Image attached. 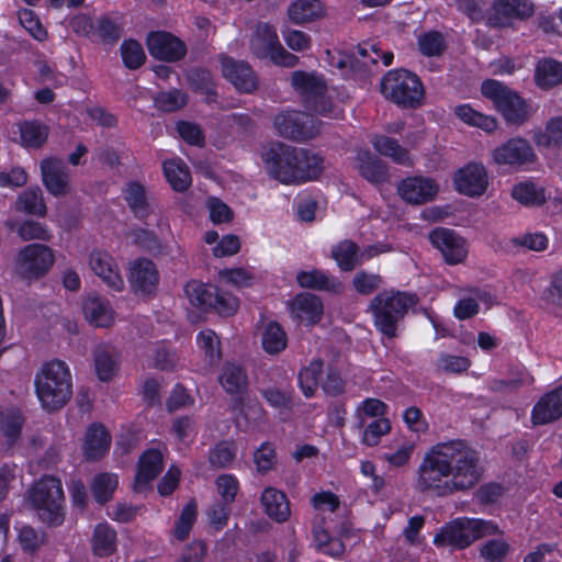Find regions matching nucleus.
I'll return each mask as SVG.
<instances>
[{
    "mask_svg": "<svg viewBox=\"0 0 562 562\" xmlns=\"http://www.w3.org/2000/svg\"><path fill=\"white\" fill-rule=\"evenodd\" d=\"M535 82L543 90L552 89L562 83V63L553 58L538 60L535 68Z\"/></svg>",
    "mask_w": 562,
    "mask_h": 562,
    "instance_id": "nucleus-32",
    "label": "nucleus"
},
{
    "mask_svg": "<svg viewBox=\"0 0 562 562\" xmlns=\"http://www.w3.org/2000/svg\"><path fill=\"white\" fill-rule=\"evenodd\" d=\"M53 250L42 244H30L19 250L13 262V272L29 282L44 277L53 267Z\"/></svg>",
    "mask_w": 562,
    "mask_h": 562,
    "instance_id": "nucleus-11",
    "label": "nucleus"
},
{
    "mask_svg": "<svg viewBox=\"0 0 562 562\" xmlns=\"http://www.w3.org/2000/svg\"><path fill=\"white\" fill-rule=\"evenodd\" d=\"M223 76L240 92L250 93L258 87V80L245 61H238L231 57L221 59Z\"/></svg>",
    "mask_w": 562,
    "mask_h": 562,
    "instance_id": "nucleus-23",
    "label": "nucleus"
},
{
    "mask_svg": "<svg viewBox=\"0 0 562 562\" xmlns=\"http://www.w3.org/2000/svg\"><path fill=\"white\" fill-rule=\"evenodd\" d=\"M195 518L196 506L194 504L184 506L175 528V537L178 540L182 541L189 536Z\"/></svg>",
    "mask_w": 562,
    "mask_h": 562,
    "instance_id": "nucleus-63",
    "label": "nucleus"
},
{
    "mask_svg": "<svg viewBox=\"0 0 562 562\" xmlns=\"http://www.w3.org/2000/svg\"><path fill=\"white\" fill-rule=\"evenodd\" d=\"M482 94L493 102L503 119L513 125H521L531 115V106L516 91L497 80H485L481 86Z\"/></svg>",
    "mask_w": 562,
    "mask_h": 562,
    "instance_id": "nucleus-7",
    "label": "nucleus"
},
{
    "mask_svg": "<svg viewBox=\"0 0 562 562\" xmlns=\"http://www.w3.org/2000/svg\"><path fill=\"white\" fill-rule=\"evenodd\" d=\"M91 546L95 555H111L116 550L115 530L105 522L97 525L92 535Z\"/></svg>",
    "mask_w": 562,
    "mask_h": 562,
    "instance_id": "nucleus-42",
    "label": "nucleus"
},
{
    "mask_svg": "<svg viewBox=\"0 0 562 562\" xmlns=\"http://www.w3.org/2000/svg\"><path fill=\"white\" fill-rule=\"evenodd\" d=\"M509 551V544L503 538L486 541L481 548L485 562H503Z\"/></svg>",
    "mask_w": 562,
    "mask_h": 562,
    "instance_id": "nucleus-61",
    "label": "nucleus"
},
{
    "mask_svg": "<svg viewBox=\"0 0 562 562\" xmlns=\"http://www.w3.org/2000/svg\"><path fill=\"white\" fill-rule=\"evenodd\" d=\"M484 464L480 453L461 440L439 442L424 454L415 488L438 497L473 488L482 480Z\"/></svg>",
    "mask_w": 562,
    "mask_h": 562,
    "instance_id": "nucleus-1",
    "label": "nucleus"
},
{
    "mask_svg": "<svg viewBox=\"0 0 562 562\" xmlns=\"http://www.w3.org/2000/svg\"><path fill=\"white\" fill-rule=\"evenodd\" d=\"M387 251L384 246H370L363 251L359 250L356 243L345 239L331 248V258L342 271L355 269L363 259H370L381 252Z\"/></svg>",
    "mask_w": 562,
    "mask_h": 562,
    "instance_id": "nucleus-17",
    "label": "nucleus"
},
{
    "mask_svg": "<svg viewBox=\"0 0 562 562\" xmlns=\"http://www.w3.org/2000/svg\"><path fill=\"white\" fill-rule=\"evenodd\" d=\"M290 20L295 24L315 21L324 15V5L319 0H295L288 9Z\"/></svg>",
    "mask_w": 562,
    "mask_h": 562,
    "instance_id": "nucleus-35",
    "label": "nucleus"
},
{
    "mask_svg": "<svg viewBox=\"0 0 562 562\" xmlns=\"http://www.w3.org/2000/svg\"><path fill=\"white\" fill-rule=\"evenodd\" d=\"M296 281L300 286L307 289L330 292H338L341 289V283L337 278L329 277L324 271L317 269L300 271L296 274Z\"/></svg>",
    "mask_w": 562,
    "mask_h": 562,
    "instance_id": "nucleus-34",
    "label": "nucleus"
},
{
    "mask_svg": "<svg viewBox=\"0 0 562 562\" xmlns=\"http://www.w3.org/2000/svg\"><path fill=\"white\" fill-rule=\"evenodd\" d=\"M267 172L285 184L316 179L324 169L321 156L282 143H271L261 150Z\"/></svg>",
    "mask_w": 562,
    "mask_h": 562,
    "instance_id": "nucleus-2",
    "label": "nucleus"
},
{
    "mask_svg": "<svg viewBox=\"0 0 562 562\" xmlns=\"http://www.w3.org/2000/svg\"><path fill=\"white\" fill-rule=\"evenodd\" d=\"M493 161L497 165L520 166L531 162L535 153L530 144L520 137L510 138L496 147L492 153Z\"/></svg>",
    "mask_w": 562,
    "mask_h": 562,
    "instance_id": "nucleus-19",
    "label": "nucleus"
},
{
    "mask_svg": "<svg viewBox=\"0 0 562 562\" xmlns=\"http://www.w3.org/2000/svg\"><path fill=\"white\" fill-rule=\"evenodd\" d=\"M397 192L405 202L419 205L436 198L439 184L429 177H408L400 182Z\"/></svg>",
    "mask_w": 562,
    "mask_h": 562,
    "instance_id": "nucleus-16",
    "label": "nucleus"
},
{
    "mask_svg": "<svg viewBox=\"0 0 562 562\" xmlns=\"http://www.w3.org/2000/svg\"><path fill=\"white\" fill-rule=\"evenodd\" d=\"M414 450L415 443L413 441L398 438L384 447L380 458L392 468H401L408 464Z\"/></svg>",
    "mask_w": 562,
    "mask_h": 562,
    "instance_id": "nucleus-36",
    "label": "nucleus"
},
{
    "mask_svg": "<svg viewBox=\"0 0 562 562\" xmlns=\"http://www.w3.org/2000/svg\"><path fill=\"white\" fill-rule=\"evenodd\" d=\"M362 432V443L368 447L379 445L381 438L391 430V423L387 418H376L367 426Z\"/></svg>",
    "mask_w": 562,
    "mask_h": 562,
    "instance_id": "nucleus-56",
    "label": "nucleus"
},
{
    "mask_svg": "<svg viewBox=\"0 0 562 562\" xmlns=\"http://www.w3.org/2000/svg\"><path fill=\"white\" fill-rule=\"evenodd\" d=\"M562 416V386L544 394L533 406L531 419L535 425H544Z\"/></svg>",
    "mask_w": 562,
    "mask_h": 562,
    "instance_id": "nucleus-28",
    "label": "nucleus"
},
{
    "mask_svg": "<svg viewBox=\"0 0 562 562\" xmlns=\"http://www.w3.org/2000/svg\"><path fill=\"white\" fill-rule=\"evenodd\" d=\"M371 143L379 154L391 158L394 162L406 166L412 165L408 151L396 139L384 135H376L372 138Z\"/></svg>",
    "mask_w": 562,
    "mask_h": 562,
    "instance_id": "nucleus-41",
    "label": "nucleus"
},
{
    "mask_svg": "<svg viewBox=\"0 0 562 562\" xmlns=\"http://www.w3.org/2000/svg\"><path fill=\"white\" fill-rule=\"evenodd\" d=\"M82 312L86 321L94 327H111L116 319V314L111 303L97 294H90L85 299Z\"/></svg>",
    "mask_w": 562,
    "mask_h": 562,
    "instance_id": "nucleus-25",
    "label": "nucleus"
},
{
    "mask_svg": "<svg viewBox=\"0 0 562 562\" xmlns=\"http://www.w3.org/2000/svg\"><path fill=\"white\" fill-rule=\"evenodd\" d=\"M357 169L360 175L372 183H381L386 180L385 165L372 156L368 150H360L356 157Z\"/></svg>",
    "mask_w": 562,
    "mask_h": 562,
    "instance_id": "nucleus-37",
    "label": "nucleus"
},
{
    "mask_svg": "<svg viewBox=\"0 0 562 562\" xmlns=\"http://www.w3.org/2000/svg\"><path fill=\"white\" fill-rule=\"evenodd\" d=\"M18 541L24 552L33 553L44 543V533L31 526H22L18 532Z\"/></svg>",
    "mask_w": 562,
    "mask_h": 562,
    "instance_id": "nucleus-60",
    "label": "nucleus"
},
{
    "mask_svg": "<svg viewBox=\"0 0 562 562\" xmlns=\"http://www.w3.org/2000/svg\"><path fill=\"white\" fill-rule=\"evenodd\" d=\"M121 55L124 65L130 69L140 67L146 59L142 45L134 40H127L122 43Z\"/></svg>",
    "mask_w": 562,
    "mask_h": 562,
    "instance_id": "nucleus-57",
    "label": "nucleus"
},
{
    "mask_svg": "<svg viewBox=\"0 0 562 562\" xmlns=\"http://www.w3.org/2000/svg\"><path fill=\"white\" fill-rule=\"evenodd\" d=\"M235 457V443L229 441H222L210 451L209 461L213 468H225L233 462Z\"/></svg>",
    "mask_w": 562,
    "mask_h": 562,
    "instance_id": "nucleus-58",
    "label": "nucleus"
},
{
    "mask_svg": "<svg viewBox=\"0 0 562 562\" xmlns=\"http://www.w3.org/2000/svg\"><path fill=\"white\" fill-rule=\"evenodd\" d=\"M323 369V361L319 359L312 360L308 366L304 367L299 373V385L306 397L314 395L319 384V375Z\"/></svg>",
    "mask_w": 562,
    "mask_h": 562,
    "instance_id": "nucleus-49",
    "label": "nucleus"
},
{
    "mask_svg": "<svg viewBox=\"0 0 562 562\" xmlns=\"http://www.w3.org/2000/svg\"><path fill=\"white\" fill-rule=\"evenodd\" d=\"M290 312L293 318L304 325L318 323L323 315V303L321 299L311 293L297 294L290 304Z\"/></svg>",
    "mask_w": 562,
    "mask_h": 562,
    "instance_id": "nucleus-27",
    "label": "nucleus"
},
{
    "mask_svg": "<svg viewBox=\"0 0 562 562\" xmlns=\"http://www.w3.org/2000/svg\"><path fill=\"white\" fill-rule=\"evenodd\" d=\"M291 85L303 97L306 109L333 119L340 116L341 110L334 105L327 95V86L321 75L294 71L291 76Z\"/></svg>",
    "mask_w": 562,
    "mask_h": 562,
    "instance_id": "nucleus-6",
    "label": "nucleus"
},
{
    "mask_svg": "<svg viewBox=\"0 0 562 562\" xmlns=\"http://www.w3.org/2000/svg\"><path fill=\"white\" fill-rule=\"evenodd\" d=\"M92 356L98 379L101 382L113 380L121 364V355L116 348L109 344H100L93 349Z\"/></svg>",
    "mask_w": 562,
    "mask_h": 562,
    "instance_id": "nucleus-26",
    "label": "nucleus"
},
{
    "mask_svg": "<svg viewBox=\"0 0 562 562\" xmlns=\"http://www.w3.org/2000/svg\"><path fill=\"white\" fill-rule=\"evenodd\" d=\"M512 196L525 205H538L544 201V193L532 182H520L513 188Z\"/></svg>",
    "mask_w": 562,
    "mask_h": 562,
    "instance_id": "nucleus-52",
    "label": "nucleus"
},
{
    "mask_svg": "<svg viewBox=\"0 0 562 562\" xmlns=\"http://www.w3.org/2000/svg\"><path fill=\"white\" fill-rule=\"evenodd\" d=\"M456 116L464 124L481 128L486 133H493L497 128V120L494 116L485 115L474 110L469 104L457 105L453 110Z\"/></svg>",
    "mask_w": 562,
    "mask_h": 562,
    "instance_id": "nucleus-39",
    "label": "nucleus"
},
{
    "mask_svg": "<svg viewBox=\"0 0 562 562\" xmlns=\"http://www.w3.org/2000/svg\"><path fill=\"white\" fill-rule=\"evenodd\" d=\"M111 437L106 429L99 424H92L86 432L83 453L89 460L102 458L110 449Z\"/></svg>",
    "mask_w": 562,
    "mask_h": 562,
    "instance_id": "nucleus-30",
    "label": "nucleus"
},
{
    "mask_svg": "<svg viewBox=\"0 0 562 562\" xmlns=\"http://www.w3.org/2000/svg\"><path fill=\"white\" fill-rule=\"evenodd\" d=\"M119 484V479L113 473H100L94 476L91 483V492L100 504L108 502Z\"/></svg>",
    "mask_w": 562,
    "mask_h": 562,
    "instance_id": "nucleus-50",
    "label": "nucleus"
},
{
    "mask_svg": "<svg viewBox=\"0 0 562 562\" xmlns=\"http://www.w3.org/2000/svg\"><path fill=\"white\" fill-rule=\"evenodd\" d=\"M41 173L43 183L50 194L59 196L69 192V175L60 159H44L41 162Z\"/></svg>",
    "mask_w": 562,
    "mask_h": 562,
    "instance_id": "nucleus-24",
    "label": "nucleus"
},
{
    "mask_svg": "<svg viewBox=\"0 0 562 562\" xmlns=\"http://www.w3.org/2000/svg\"><path fill=\"white\" fill-rule=\"evenodd\" d=\"M485 292L475 291L474 296L463 297L454 306V315L459 319H467L479 312V301L487 302Z\"/></svg>",
    "mask_w": 562,
    "mask_h": 562,
    "instance_id": "nucleus-59",
    "label": "nucleus"
},
{
    "mask_svg": "<svg viewBox=\"0 0 562 562\" xmlns=\"http://www.w3.org/2000/svg\"><path fill=\"white\" fill-rule=\"evenodd\" d=\"M429 240L440 251L448 265L462 263L468 257L469 249L465 239L452 229L435 228L429 233Z\"/></svg>",
    "mask_w": 562,
    "mask_h": 562,
    "instance_id": "nucleus-14",
    "label": "nucleus"
},
{
    "mask_svg": "<svg viewBox=\"0 0 562 562\" xmlns=\"http://www.w3.org/2000/svg\"><path fill=\"white\" fill-rule=\"evenodd\" d=\"M23 426V418L20 411L9 408L0 413V430L9 442H14Z\"/></svg>",
    "mask_w": 562,
    "mask_h": 562,
    "instance_id": "nucleus-51",
    "label": "nucleus"
},
{
    "mask_svg": "<svg viewBox=\"0 0 562 562\" xmlns=\"http://www.w3.org/2000/svg\"><path fill=\"white\" fill-rule=\"evenodd\" d=\"M418 47L425 56H438L445 48L443 36L439 32H428L419 36Z\"/></svg>",
    "mask_w": 562,
    "mask_h": 562,
    "instance_id": "nucleus-62",
    "label": "nucleus"
},
{
    "mask_svg": "<svg viewBox=\"0 0 562 562\" xmlns=\"http://www.w3.org/2000/svg\"><path fill=\"white\" fill-rule=\"evenodd\" d=\"M533 11L529 0H495L488 22L493 26L503 27L509 25L514 18L522 20L531 16Z\"/></svg>",
    "mask_w": 562,
    "mask_h": 562,
    "instance_id": "nucleus-20",
    "label": "nucleus"
},
{
    "mask_svg": "<svg viewBox=\"0 0 562 562\" xmlns=\"http://www.w3.org/2000/svg\"><path fill=\"white\" fill-rule=\"evenodd\" d=\"M322 524L323 519L319 520L318 517L313 522V538L317 550L330 557H339L345 550L344 543L330 537Z\"/></svg>",
    "mask_w": 562,
    "mask_h": 562,
    "instance_id": "nucleus-43",
    "label": "nucleus"
},
{
    "mask_svg": "<svg viewBox=\"0 0 562 562\" xmlns=\"http://www.w3.org/2000/svg\"><path fill=\"white\" fill-rule=\"evenodd\" d=\"M15 209L29 214L44 216L46 214V205L40 188H30L22 192L16 202Z\"/></svg>",
    "mask_w": 562,
    "mask_h": 562,
    "instance_id": "nucleus-48",
    "label": "nucleus"
},
{
    "mask_svg": "<svg viewBox=\"0 0 562 562\" xmlns=\"http://www.w3.org/2000/svg\"><path fill=\"white\" fill-rule=\"evenodd\" d=\"M274 127L281 136L294 140H307L318 133L314 117L305 112L286 111L274 119Z\"/></svg>",
    "mask_w": 562,
    "mask_h": 562,
    "instance_id": "nucleus-13",
    "label": "nucleus"
},
{
    "mask_svg": "<svg viewBox=\"0 0 562 562\" xmlns=\"http://www.w3.org/2000/svg\"><path fill=\"white\" fill-rule=\"evenodd\" d=\"M218 382L226 393L239 396L235 406L240 416L246 420L261 417L262 408L260 404L245 394L248 376L243 367L235 362H226L220 372Z\"/></svg>",
    "mask_w": 562,
    "mask_h": 562,
    "instance_id": "nucleus-9",
    "label": "nucleus"
},
{
    "mask_svg": "<svg viewBox=\"0 0 562 562\" xmlns=\"http://www.w3.org/2000/svg\"><path fill=\"white\" fill-rule=\"evenodd\" d=\"M128 281L135 293H153L159 283V272L156 265L145 258L132 261L128 266Z\"/></svg>",
    "mask_w": 562,
    "mask_h": 562,
    "instance_id": "nucleus-18",
    "label": "nucleus"
},
{
    "mask_svg": "<svg viewBox=\"0 0 562 562\" xmlns=\"http://www.w3.org/2000/svg\"><path fill=\"white\" fill-rule=\"evenodd\" d=\"M89 266L109 288L114 291H122L124 280L120 274L114 258L106 251L95 249L89 256Z\"/></svg>",
    "mask_w": 562,
    "mask_h": 562,
    "instance_id": "nucleus-21",
    "label": "nucleus"
},
{
    "mask_svg": "<svg viewBox=\"0 0 562 562\" xmlns=\"http://www.w3.org/2000/svg\"><path fill=\"white\" fill-rule=\"evenodd\" d=\"M122 31L123 21L122 16L119 14H106L95 20L94 38H98L102 42H116L121 37Z\"/></svg>",
    "mask_w": 562,
    "mask_h": 562,
    "instance_id": "nucleus-44",
    "label": "nucleus"
},
{
    "mask_svg": "<svg viewBox=\"0 0 562 562\" xmlns=\"http://www.w3.org/2000/svg\"><path fill=\"white\" fill-rule=\"evenodd\" d=\"M537 145L555 148L562 145V117H555L547 123L544 131L535 138Z\"/></svg>",
    "mask_w": 562,
    "mask_h": 562,
    "instance_id": "nucleus-55",
    "label": "nucleus"
},
{
    "mask_svg": "<svg viewBox=\"0 0 562 562\" xmlns=\"http://www.w3.org/2000/svg\"><path fill=\"white\" fill-rule=\"evenodd\" d=\"M196 345L199 349L204 353L205 359L209 363L213 364L221 358L220 339L215 331L212 329H205L199 333L196 336Z\"/></svg>",
    "mask_w": 562,
    "mask_h": 562,
    "instance_id": "nucleus-53",
    "label": "nucleus"
},
{
    "mask_svg": "<svg viewBox=\"0 0 562 562\" xmlns=\"http://www.w3.org/2000/svg\"><path fill=\"white\" fill-rule=\"evenodd\" d=\"M147 47L155 58L175 61L186 54L184 44L176 36L166 32H154L147 37Z\"/></svg>",
    "mask_w": 562,
    "mask_h": 562,
    "instance_id": "nucleus-22",
    "label": "nucleus"
},
{
    "mask_svg": "<svg viewBox=\"0 0 562 562\" xmlns=\"http://www.w3.org/2000/svg\"><path fill=\"white\" fill-rule=\"evenodd\" d=\"M453 183L460 194L470 198L481 196L488 186L487 171L481 164H469L454 173Z\"/></svg>",
    "mask_w": 562,
    "mask_h": 562,
    "instance_id": "nucleus-15",
    "label": "nucleus"
},
{
    "mask_svg": "<svg viewBox=\"0 0 562 562\" xmlns=\"http://www.w3.org/2000/svg\"><path fill=\"white\" fill-rule=\"evenodd\" d=\"M20 143L26 148L42 147L48 137V127L38 121H23L18 124Z\"/></svg>",
    "mask_w": 562,
    "mask_h": 562,
    "instance_id": "nucleus-40",
    "label": "nucleus"
},
{
    "mask_svg": "<svg viewBox=\"0 0 562 562\" xmlns=\"http://www.w3.org/2000/svg\"><path fill=\"white\" fill-rule=\"evenodd\" d=\"M415 304V296L404 292L384 291L378 294L370 304L375 327L383 336L394 338L400 322Z\"/></svg>",
    "mask_w": 562,
    "mask_h": 562,
    "instance_id": "nucleus-4",
    "label": "nucleus"
},
{
    "mask_svg": "<svg viewBox=\"0 0 562 562\" xmlns=\"http://www.w3.org/2000/svg\"><path fill=\"white\" fill-rule=\"evenodd\" d=\"M164 172L173 190L184 191L191 183V176L186 164L179 159H169L164 162Z\"/></svg>",
    "mask_w": 562,
    "mask_h": 562,
    "instance_id": "nucleus-46",
    "label": "nucleus"
},
{
    "mask_svg": "<svg viewBox=\"0 0 562 562\" xmlns=\"http://www.w3.org/2000/svg\"><path fill=\"white\" fill-rule=\"evenodd\" d=\"M216 289L214 285L192 280L186 284L184 293L191 305L209 310L216 304Z\"/></svg>",
    "mask_w": 562,
    "mask_h": 562,
    "instance_id": "nucleus-38",
    "label": "nucleus"
},
{
    "mask_svg": "<svg viewBox=\"0 0 562 562\" xmlns=\"http://www.w3.org/2000/svg\"><path fill=\"white\" fill-rule=\"evenodd\" d=\"M26 499L42 521L49 525L63 522L65 498L58 479L43 476L30 488Z\"/></svg>",
    "mask_w": 562,
    "mask_h": 562,
    "instance_id": "nucleus-5",
    "label": "nucleus"
},
{
    "mask_svg": "<svg viewBox=\"0 0 562 562\" xmlns=\"http://www.w3.org/2000/svg\"><path fill=\"white\" fill-rule=\"evenodd\" d=\"M250 49L257 57L269 58L279 66L294 67L299 63V58L281 45L277 30L267 23L256 26L250 38Z\"/></svg>",
    "mask_w": 562,
    "mask_h": 562,
    "instance_id": "nucleus-12",
    "label": "nucleus"
},
{
    "mask_svg": "<svg viewBox=\"0 0 562 562\" xmlns=\"http://www.w3.org/2000/svg\"><path fill=\"white\" fill-rule=\"evenodd\" d=\"M172 434L179 443L188 446L195 435V423L189 417L177 418L172 424Z\"/></svg>",
    "mask_w": 562,
    "mask_h": 562,
    "instance_id": "nucleus-64",
    "label": "nucleus"
},
{
    "mask_svg": "<svg viewBox=\"0 0 562 562\" xmlns=\"http://www.w3.org/2000/svg\"><path fill=\"white\" fill-rule=\"evenodd\" d=\"M261 344L266 352L277 355L286 348V333L277 322H269L262 330Z\"/></svg>",
    "mask_w": 562,
    "mask_h": 562,
    "instance_id": "nucleus-45",
    "label": "nucleus"
},
{
    "mask_svg": "<svg viewBox=\"0 0 562 562\" xmlns=\"http://www.w3.org/2000/svg\"><path fill=\"white\" fill-rule=\"evenodd\" d=\"M266 514L278 522L290 516V504L285 494L274 487H266L260 497Z\"/></svg>",
    "mask_w": 562,
    "mask_h": 562,
    "instance_id": "nucleus-31",
    "label": "nucleus"
},
{
    "mask_svg": "<svg viewBox=\"0 0 562 562\" xmlns=\"http://www.w3.org/2000/svg\"><path fill=\"white\" fill-rule=\"evenodd\" d=\"M386 405L378 398H367L356 407L358 427H364L368 418H384Z\"/></svg>",
    "mask_w": 562,
    "mask_h": 562,
    "instance_id": "nucleus-54",
    "label": "nucleus"
},
{
    "mask_svg": "<svg viewBox=\"0 0 562 562\" xmlns=\"http://www.w3.org/2000/svg\"><path fill=\"white\" fill-rule=\"evenodd\" d=\"M146 359L149 367L161 371L173 370L178 363L176 352L166 341L150 344L146 350Z\"/></svg>",
    "mask_w": 562,
    "mask_h": 562,
    "instance_id": "nucleus-33",
    "label": "nucleus"
},
{
    "mask_svg": "<svg viewBox=\"0 0 562 562\" xmlns=\"http://www.w3.org/2000/svg\"><path fill=\"white\" fill-rule=\"evenodd\" d=\"M499 532L498 526L491 520L477 518H459L447 525L435 536L437 546L467 548L474 540Z\"/></svg>",
    "mask_w": 562,
    "mask_h": 562,
    "instance_id": "nucleus-8",
    "label": "nucleus"
},
{
    "mask_svg": "<svg viewBox=\"0 0 562 562\" xmlns=\"http://www.w3.org/2000/svg\"><path fill=\"white\" fill-rule=\"evenodd\" d=\"M125 200L135 216L146 217L150 213L145 188L138 182H130L125 189Z\"/></svg>",
    "mask_w": 562,
    "mask_h": 562,
    "instance_id": "nucleus-47",
    "label": "nucleus"
},
{
    "mask_svg": "<svg viewBox=\"0 0 562 562\" xmlns=\"http://www.w3.org/2000/svg\"><path fill=\"white\" fill-rule=\"evenodd\" d=\"M35 391L47 411L64 407L72 396V375L69 366L59 359L45 362L35 375Z\"/></svg>",
    "mask_w": 562,
    "mask_h": 562,
    "instance_id": "nucleus-3",
    "label": "nucleus"
},
{
    "mask_svg": "<svg viewBox=\"0 0 562 562\" xmlns=\"http://www.w3.org/2000/svg\"><path fill=\"white\" fill-rule=\"evenodd\" d=\"M162 470V453L156 449H148L139 458L138 471L134 482V490L138 493L144 492L150 482Z\"/></svg>",
    "mask_w": 562,
    "mask_h": 562,
    "instance_id": "nucleus-29",
    "label": "nucleus"
},
{
    "mask_svg": "<svg viewBox=\"0 0 562 562\" xmlns=\"http://www.w3.org/2000/svg\"><path fill=\"white\" fill-rule=\"evenodd\" d=\"M381 91L386 99L405 108L419 105L424 95L419 78L407 70L389 71L382 79Z\"/></svg>",
    "mask_w": 562,
    "mask_h": 562,
    "instance_id": "nucleus-10",
    "label": "nucleus"
}]
</instances>
